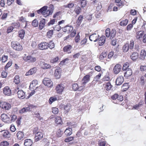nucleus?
<instances>
[{"label":"nucleus","mask_w":146,"mask_h":146,"mask_svg":"<svg viewBox=\"0 0 146 146\" xmlns=\"http://www.w3.org/2000/svg\"><path fill=\"white\" fill-rule=\"evenodd\" d=\"M101 76V74L99 73L94 77V80L96 81H98L100 79Z\"/></svg>","instance_id":"nucleus-58"},{"label":"nucleus","mask_w":146,"mask_h":146,"mask_svg":"<svg viewBox=\"0 0 146 146\" xmlns=\"http://www.w3.org/2000/svg\"><path fill=\"white\" fill-rule=\"evenodd\" d=\"M63 133V131L59 129L56 132V136L59 137H61L62 134Z\"/></svg>","instance_id":"nucleus-47"},{"label":"nucleus","mask_w":146,"mask_h":146,"mask_svg":"<svg viewBox=\"0 0 146 146\" xmlns=\"http://www.w3.org/2000/svg\"><path fill=\"white\" fill-rule=\"evenodd\" d=\"M118 95V94H115L112 96L111 98L113 100H116L117 99Z\"/></svg>","instance_id":"nucleus-61"},{"label":"nucleus","mask_w":146,"mask_h":146,"mask_svg":"<svg viewBox=\"0 0 146 146\" xmlns=\"http://www.w3.org/2000/svg\"><path fill=\"white\" fill-rule=\"evenodd\" d=\"M129 48V43H126L123 47V51L124 52H127Z\"/></svg>","instance_id":"nucleus-27"},{"label":"nucleus","mask_w":146,"mask_h":146,"mask_svg":"<svg viewBox=\"0 0 146 146\" xmlns=\"http://www.w3.org/2000/svg\"><path fill=\"white\" fill-rule=\"evenodd\" d=\"M57 100L56 97H50L49 100V103L50 104H51Z\"/></svg>","instance_id":"nucleus-48"},{"label":"nucleus","mask_w":146,"mask_h":146,"mask_svg":"<svg viewBox=\"0 0 146 146\" xmlns=\"http://www.w3.org/2000/svg\"><path fill=\"white\" fill-rule=\"evenodd\" d=\"M74 6V4L73 3H70L68 5H64L66 8H68L70 9L72 8Z\"/></svg>","instance_id":"nucleus-49"},{"label":"nucleus","mask_w":146,"mask_h":146,"mask_svg":"<svg viewBox=\"0 0 146 146\" xmlns=\"http://www.w3.org/2000/svg\"><path fill=\"white\" fill-rule=\"evenodd\" d=\"M125 1H122L119 3H116V4L118 7H122L124 5Z\"/></svg>","instance_id":"nucleus-55"},{"label":"nucleus","mask_w":146,"mask_h":146,"mask_svg":"<svg viewBox=\"0 0 146 146\" xmlns=\"http://www.w3.org/2000/svg\"><path fill=\"white\" fill-rule=\"evenodd\" d=\"M48 7L46 6H44L40 9L38 10L37 11V12L38 14H42L43 15H45L46 14V12H47V10Z\"/></svg>","instance_id":"nucleus-7"},{"label":"nucleus","mask_w":146,"mask_h":146,"mask_svg":"<svg viewBox=\"0 0 146 146\" xmlns=\"http://www.w3.org/2000/svg\"><path fill=\"white\" fill-rule=\"evenodd\" d=\"M35 141H38L40 140L43 137V135L42 133L40 132H38L35 134Z\"/></svg>","instance_id":"nucleus-11"},{"label":"nucleus","mask_w":146,"mask_h":146,"mask_svg":"<svg viewBox=\"0 0 146 146\" xmlns=\"http://www.w3.org/2000/svg\"><path fill=\"white\" fill-rule=\"evenodd\" d=\"M36 67H34L33 68L31 69L29 71L27 72L25 74V75L27 76L32 75L36 72Z\"/></svg>","instance_id":"nucleus-17"},{"label":"nucleus","mask_w":146,"mask_h":146,"mask_svg":"<svg viewBox=\"0 0 146 146\" xmlns=\"http://www.w3.org/2000/svg\"><path fill=\"white\" fill-rule=\"evenodd\" d=\"M11 46L13 49L17 51H21L23 48L21 45L17 42H11Z\"/></svg>","instance_id":"nucleus-1"},{"label":"nucleus","mask_w":146,"mask_h":146,"mask_svg":"<svg viewBox=\"0 0 146 146\" xmlns=\"http://www.w3.org/2000/svg\"><path fill=\"white\" fill-rule=\"evenodd\" d=\"M116 33V31L114 29H112L110 31V39H111L115 36Z\"/></svg>","instance_id":"nucleus-37"},{"label":"nucleus","mask_w":146,"mask_h":146,"mask_svg":"<svg viewBox=\"0 0 146 146\" xmlns=\"http://www.w3.org/2000/svg\"><path fill=\"white\" fill-rule=\"evenodd\" d=\"M129 44V48L132 49L133 48L134 46V42L133 40H132L130 41Z\"/></svg>","instance_id":"nucleus-57"},{"label":"nucleus","mask_w":146,"mask_h":146,"mask_svg":"<svg viewBox=\"0 0 146 146\" xmlns=\"http://www.w3.org/2000/svg\"><path fill=\"white\" fill-rule=\"evenodd\" d=\"M72 48V46L71 45H68L63 47V50L64 52H67L68 54H70L71 52L70 50Z\"/></svg>","instance_id":"nucleus-15"},{"label":"nucleus","mask_w":146,"mask_h":146,"mask_svg":"<svg viewBox=\"0 0 146 146\" xmlns=\"http://www.w3.org/2000/svg\"><path fill=\"white\" fill-rule=\"evenodd\" d=\"M138 53L136 52H134L131 55V58L132 60L134 61L138 58Z\"/></svg>","instance_id":"nucleus-25"},{"label":"nucleus","mask_w":146,"mask_h":146,"mask_svg":"<svg viewBox=\"0 0 146 146\" xmlns=\"http://www.w3.org/2000/svg\"><path fill=\"white\" fill-rule=\"evenodd\" d=\"M38 83V81L37 80H35L32 81L30 85L29 86V88L30 89L33 88V87L35 86Z\"/></svg>","instance_id":"nucleus-36"},{"label":"nucleus","mask_w":146,"mask_h":146,"mask_svg":"<svg viewBox=\"0 0 146 146\" xmlns=\"http://www.w3.org/2000/svg\"><path fill=\"white\" fill-rule=\"evenodd\" d=\"M90 80V76L89 75L85 76L82 80V83L83 84H85L87 83Z\"/></svg>","instance_id":"nucleus-19"},{"label":"nucleus","mask_w":146,"mask_h":146,"mask_svg":"<svg viewBox=\"0 0 146 146\" xmlns=\"http://www.w3.org/2000/svg\"><path fill=\"white\" fill-rule=\"evenodd\" d=\"M48 48L50 49H52L54 47V44L52 40H50L49 43H48Z\"/></svg>","instance_id":"nucleus-42"},{"label":"nucleus","mask_w":146,"mask_h":146,"mask_svg":"<svg viewBox=\"0 0 146 146\" xmlns=\"http://www.w3.org/2000/svg\"><path fill=\"white\" fill-rule=\"evenodd\" d=\"M41 68L43 69H46L50 68V65L48 64L45 63L44 62H42L40 63Z\"/></svg>","instance_id":"nucleus-18"},{"label":"nucleus","mask_w":146,"mask_h":146,"mask_svg":"<svg viewBox=\"0 0 146 146\" xmlns=\"http://www.w3.org/2000/svg\"><path fill=\"white\" fill-rule=\"evenodd\" d=\"M81 10V8L80 7L76 6L74 9V11L77 14L79 15L80 13Z\"/></svg>","instance_id":"nucleus-41"},{"label":"nucleus","mask_w":146,"mask_h":146,"mask_svg":"<svg viewBox=\"0 0 146 146\" xmlns=\"http://www.w3.org/2000/svg\"><path fill=\"white\" fill-rule=\"evenodd\" d=\"M9 145V142L5 141L1 142L0 144V146H8Z\"/></svg>","instance_id":"nucleus-50"},{"label":"nucleus","mask_w":146,"mask_h":146,"mask_svg":"<svg viewBox=\"0 0 146 146\" xmlns=\"http://www.w3.org/2000/svg\"><path fill=\"white\" fill-rule=\"evenodd\" d=\"M23 59L26 61L29 62H34L36 60V57H32L31 56H28L26 57H24L23 58Z\"/></svg>","instance_id":"nucleus-3"},{"label":"nucleus","mask_w":146,"mask_h":146,"mask_svg":"<svg viewBox=\"0 0 146 146\" xmlns=\"http://www.w3.org/2000/svg\"><path fill=\"white\" fill-rule=\"evenodd\" d=\"M1 119L2 121L5 123H8L9 121V117L7 114L5 113L1 114Z\"/></svg>","instance_id":"nucleus-14"},{"label":"nucleus","mask_w":146,"mask_h":146,"mask_svg":"<svg viewBox=\"0 0 146 146\" xmlns=\"http://www.w3.org/2000/svg\"><path fill=\"white\" fill-rule=\"evenodd\" d=\"M107 54L106 52H102L100 55L99 58L100 60H102L104 58L106 57L107 56Z\"/></svg>","instance_id":"nucleus-43"},{"label":"nucleus","mask_w":146,"mask_h":146,"mask_svg":"<svg viewBox=\"0 0 146 146\" xmlns=\"http://www.w3.org/2000/svg\"><path fill=\"white\" fill-rule=\"evenodd\" d=\"M146 55V51L144 50H142L141 52L139 58L140 60H143L145 59Z\"/></svg>","instance_id":"nucleus-21"},{"label":"nucleus","mask_w":146,"mask_h":146,"mask_svg":"<svg viewBox=\"0 0 146 146\" xmlns=\"http://www.w3.org/2000/svg\"><path fill=\"white\" fill-rule=\"evenodd\" d=\"M124 81V78L122 76H120L117 78L115 80L116 85L119 86L121 85Z\"/></svg>","instance_id":"nucleus-12"},{"label":"nucleus","mask_w":146,"mask_h":146,"mask_svg":"<svg viewBox=\"0 0 146 146\" xmlns=\"http://www.w3.org/2000/svg\"><path fill=\"white\" fill-rule=\"evenodd\" d=\"M33 143L32 141L30 139H27L25 140V146H31Z\"/></svg>","instance_id":"nucleus-22"},{"label":"nucleus","mask_w":146,"mask_h":146,"mask_svg":"<svg viewBox=\"0 0 146 146\" xmlns=\"http://www.w3.org/2000/svg\"><path fill=\"white\" fill-rule=\"evenodd\" d=\"M32 25L34 27H37L38 25V21L36 19L34 20L32 22Z\"/></svg>","instance_id":"nucleus-45"},{"label":"nucleus","mask_w":146,"mask_h":146,"mask_svg":"<svg viewBox=\"0 0 146 146\" xmlns=\"http://www.w3.org/2000/svg\"><path fill=\"white\" fill-rule=\"evenodd\" d=\"M61 71L60 69H56L54 72V75L56 78L59 79L60 77Z\"/></svg>","instance_id":"nucleus-20"},{"label":"nucleus","mask_w":146,"mask_h":146,"mask_svg":"<svg viewBox=\"0 0 146 146\" xmlns=\"http://www.w3.org/2000/svg\"><path fill=\"white\" fill-rule=\"evenodd\" d=\"M64 88V85L62 84H59L56 87V90L58 94H61Z\"/></svg>","instance_id":"nucleus-9"},{"label":"nucleus","mask_w":146,"mask_h":146,"mask_svg":"<svg viewBox=\"0 0 146 146\" xmlns=\"http://www.w3.org/2000/svg\"><path fill=\"white\" fill-rule=\"evenodd\" d=\"M98 40V45L99 46H102L104 45L105 43L106 40V37L104 36H102L101 37L99 38Z\"/></svg>","instance_id":"nucleus-13"},{"label":"nucleus","mask_w":146,"mask_h":146,"mask_svg":"<svg viewBox=\"0 0 146 146\" xmlns=\"http://www.w3.org/2000/svg\"><path fill=\"white\" fill-rule=\"evenodd\" d=\"M129 88V85L128 83H126L124 84L121 87V88L123 92H125Z\"/></svg>","instance_id":"nucleus-30"},{"label":"nucleus","mask_w":146,"mask_h":146,"mask_svg":"<svg viewBox=\"0 0 146 146\" xmlns=\"http://www.w3.org/2000/svg\"><path fill=\"white\" fill-rule=\"evenodd\" d=\"M72 89L75 91L77 90L78 88V86L77 84H74L72 85Z\"/></svg>","instance_id":"nucleus-52"},{"label":"nucleus","mask_w":146,"mask_h":146,"mask_svg":"<svg viewBox=\"0 0 146 146\" xmlns=\"http://www.w3.org/2000/svg\"><path fill=\"white\" fill-rule=\"evenodd\" d=\"M144 33V31H142L137 32L136 33V38L137 39H139L142 37Z\"/></svg>","instance_id":"nucleus-28"},{"label":"nucleus","mask_w":146,"mask_h":146,"mask_svg":"<svg viewBox=\"0 0 146 146\" xmlns=\"http://www.w3.org/2000/svg\"><path fill=\"white\" fill-rule=\"evenodd\" d=\"M10 130L12 132H14L16 130V128H15V126L13 124H12L10 127Z\"/></svg>","instance_id":"nucleus-60"},{"label":"nucleus","mask_w":146,"mask_h":146,"mask_svg":"<svg viewBox=\"0 0 146 146\" xmlns=\"http://www.w3.org/2000/svg\"><path fill=\"white\" fill-rule=\"evenodd\" d=\"M47 139L46 138H44L43 139L40 141L41 144L44 146L45 144H46V141H47Z\"/></svg>","instance_id":"nucleus-63"},{"label":"nucleus","mask_w":146,"mask_h":146,"mask_svg":"<svg viewBox=\"0 0 146 146\" xmlns=\"http://www.w3.org/2000/svg\"><path fill=\"white\" fill-rule=\"evenodd\" d=\"M9 134V131H6L4 132V133L3 134V136L4 137H8Z\"/></svg>","instance_id":"nucleus-62"},{"label":"nucleus","mask_w":146,"mask_h":146,"mask_svg":"<svg viewBox=\"0 0 146 146\" xmlns=\"http://www.w3.org/2000/svg\"><path fill=\"white\" fill-rule=\"evenodd\" d=\"M99 35L98 34L94 33L90 35L89 37L90 40L91 41L96 42L99 39Z\"/></svg>","instance_id":"nucleus-4"},{"label":"nucleus","mask_w":146,"mask_h":146,"mask_svg":"<svg viewBox=\"0 0 146 146\" xmlns=\"http://www.w3.org/2000/svg\"><path fill=\"white\" fill-rule=\"evenodd\" d=\"M55 121L57 124H61L62 123L61 117L59 116L56 117L55 119Z\"/></svg>","instance_id":"nucleus-32"},{"label":"nucleus","mask_w":146,"mask_h":146,"mask_svg":"<svg viewBox=\"0 0 146 146\" xmlns=\"http://www.w3.org/2000/svg\"><path fill=\"white\" fill-rule=\"evenodd\" d=\"M14 82L16 84H18L20 82L19 77L18 76H16L14 78Z\"/></svg>","instance_id":"nucleus-44"},{"label":"nucleus","mask_w":146,"mask_h":146,"mask_svg":"<svg viewBox=\"0 0 146 146\" xmlns=\"http://www.w3.org/2000/svg\"><path fill=\"white\" fill-rule=\"evenodd\" d=\"M128 22V20L127 19H125L124 20L121 21L119 23V25L121 26H126Z\"/></svg>","instance_id":"nucleus-40"},{"label":"nucleus","mask_w":146,"mask_h":146,"mask_svg":"<svg viewBox=\"0 0 146 146\" xmlns=\"http://www.w3.org/2000/svg\"><path fill=\"white\" fill-rule=\"evenodd\" d=\"M80 3L81 7L83 8L86 5L87 2L86 0H80Z\"/></svg>","instance_id":"nucleus-39"},{"label":"nucleus","mask_w":146,"mask_h":146,"mask_svg":"<svg viewBox=\"0 0 146 146\" xmlns=\"http://www.w3.org/2000/svg\"><path fill=\"white\" fill-rule=\"evenodd\" d=\"M111 88V85L110 82H108L106 84L105 88L107 90H110Z\"/></svg>","instance_id":"nucleus-46"},{"label":"nucleus","mask_w":146,"mask_h":146,"mask_svg":"<svg viewBox=\"0 0 146 146\" xmlns=\"http://www.w3.org/2000/svg\"><path fill=\"white\" fill-rule=\"evenodd\" d=\"M3 92L6 95H9V87L8 86H5L3 90Z\"/></svg>","instance_id":"nucleus-34"},{"label":"nucleus","mask_w":146,"mask_h":146,"mask_svg":"<svg viewBox=\"0 0 146 146\" xmlns=\"http://www.w3.org/2000/svg\"><path fill=\"white\" fill-rule=\"evenodd\" d=\"M72 129L71 128H67L64 133L67 136H69L72 133Z\"/></svg>","instance_id":"nucleus-35"},{"label":"nucleus","mask_w":146,"mask_h":146,"mask_svg":"<svg viewBox=\"0 0 146 146\" xmlns=\"http://www.w3.org/2000/svg\"><path fill=\"white\" fill-rule=\"evenodd\" d=\"M140 69L141 71H144L146 70V65H141L140 67Z\"/></svg>","instance_id":"nucleus-64"},{"label":"nucleus","mask_w":146,"mask_h":146,"mask_svg":"<svg viewBox=\"0 0 146 146\" xmlns=\"http://www.w3.org/2000/svg\"><path fill=\"white\" fill-rule=\"evenodd\" d=\"M18 97L21 99H23L25 98V93L22 90H19L17 92Z\"/></svg>","instance_id":"nucleus-16"},{"label":"nucleus","mask_w":146,"mask_h":146,"mask_svg":"<svg viewBox=\"0 0 146 146\" xmlns=\"http://www.w3.org/2000/svg\"><path fill=\"white\" fill-rule=\"evenodd\" d=\"M132 74L131 70V69L128 68V69L126 70V72L124 73V76H125L128 77L131 76Z\"/></svg>","instance_id":"nucleus-31"},{"label":"nucleus","mask_w":146,"mask_h":146,"mask_svg":"<svg viewBox=\"0 0 146 146\" xmlns=\"http://www.w3.org/2000/svg\"><path fill=\"white\" fill-rule=\"evenodd\" d=\"M83 16L82 15H80L76 21V23L77 25L80 26L82 22L83 18Z\"/></svg>","instance_id":"nucleus-33"},{"label":"nucleus","mask_w":146,"mask_h":146,"mask_svg":"<svg viewBox=\"0 0 146 146\" xmlns=\"http://www.w3.org/2000/svg\"><path fill=\"white\" fill-rule=\"evenodd\" d=\"M64 110L66 112H69L71 109V105L70 104H67L64 107Z\"/></svg>","instance_id":"nucleus-26"},{"label":"nucleus","mask_w":146,"mask_h":146,"mask_svg":"<svg viewBox=\"0 0 146 146\" xmlns=\"http://www.w3.org/2000/svg\"><path fill=\"white\" fill-rule=\"evenodd\" d=\"M43 83L48 87H51L53 86V83L51 80L48 78H45L42 81Z\"/></svg>","instance_id":"nucleus-2"},{"label":"nucleus","mask_w":146,"mask_h":146,"mask_svg":"<svg viewBox=\"0 0 146 146\" xmlns=\"http://www.w3.org/2000/svg\"><path fill=\"white\" fill-rule=\"evenodd\" d=\"M45 22V20L44 19H43L40 21L39 24V29L42 30L44 27Z\"/></svg>","instance_id":"nucleus-23"},{"label":"nucleus","mask_w":146,"mask_h":146,"mask_svg":"<svg viewBox=\"0 0 146 146\" xmlns=\"http://www.w3.org/2000/svg\"><path fill=\"white\" fill-rule=\"evenodd\" d=\"M52 112L54 114H57L58 112V108L55 107L52 108Z\"/></svg>","instance_id":"nucleus-59"},{"label":"nucleus","mask_w":146,"mask_h":146,"mask_svg":"<svg viewBox=\"0 0 146 146\" xmlns=\"http://www.w3.org/2000/svg\"><path fill=\"white\" fill-rule=\"evenodd\" d=\"M110 31L109 28H107L106 30V36L107 37L110 36Z\"/></svg>","instance_id":"nucleus-56"},{"label":"nucleus","mask_w":146,"mask_h":146,"mask_svg":"<svg viewBox=\"0 0 146 146\" xmlns=\"http://www.w3.org/2000/svg\"><path fill=\"white\" fill-rule=\"evenodd\" d=\"M144 78V77L143 76H141L140 77V83L141 85L143 86L144 84L145 80Z\"/></svg>","instance_id":"nucleus-51"},{"label":"nucleus","mask_w":146,"mask_h":146,"mask_svg":"<svg viewBox=\"0 0 146 146\" xmlns=\"http://www.w3.org/2000/svg\"><path fill=\"white\" fill-rule=\"evenodd\" d=\"M61 29V27L59 25H58L55 26V27H53V30L54 31H59Z\"/></svg>","instance_id":"nucleus-54"},{"label":"nucleus","mask_w":146,"mask_h":146,"mask_svg":"<svg viewBox=\"0 0 146 146\" xmlns=\"http://www.w3.org/2000/svg\"><path fill=\"white\" fill-rule=\"evenodd\" d=\"M17 136L18 139L20 140H21L24 137V135L23 132L21 131H19L17 134Z\"/></svg>","instance_id":"nucleus-24"},{"label":"nucleus","mask_w":146,"mask_h":146,"mask_svg":"<svg viewBox=\"0 0 146 146\" xmlns=\"http://www.w3.org/2000/svg\"><path fill=\"white\" fill-rule=\"evenodd\" d=\"M0 107L5 110H8L9 108V104L6 102L0 101Z\"/></svg>","instance_id":"nucleus-8"},{"label":"nucleus","mask_w":146,"mask_h":146,"mask_svg":"<svg viewBox=\"0 0 146 146\" xmlns=\"http://www.w3.org/2000/svg\"><path fill=\"white\" fill-rule=\"evenodd\" d=\"M73 27L70 26L66 25L65 27L62 28V30L64 32L69 33L73 30Z\"/></svg>","instance_id":"nucleus-5"},{"label":"nucleus","mask_w":146,"mask_h":146,"mask_svg":"<svg viewBox=\"0 0 146 146\" xmlns=\"http://www.w3.org/2000/svg\"><path fill=\"white\" fill-rule=\"evenodd\" d=\"M121 69V66L119 64L116 65L114 67L113 71L115 74H118L120 71Z\"/></svg>","instance_id":"nucleus-6"},{"label":"nucleus","mask_w":146,"mask_h":146,"mask_svg":"<svg viewBox=\"0 0 146 146\" xmlns=\"http://www.w3.org/2000/svg\"><path fill=\"white\" fill-rule=\"evenodd\" d=\"M74 139L73 137H69L65 139L64 141L66 142H69L73 140Z\"/></svg>","instance_id":"nucleus-53"},{"label":"nucleus","mask_w":146,"mask_h":146,"mask_svg":"<svg viewBox=\"0 0 146 146\" xmlns=\"http://www.w3.org/2000/svg\"><path fill=\"white\" fill-rule=\"evenodd\" d=\"M38 46L39 48L42 50H45L48 48V43L45 42L41 43Z\"/></svg>","instance_id":"nucleus-10"},{"label":"nucleus","mask_w":146,"mask_h":146,"mask_svg":"<svg viewBox=\"0 0 146 146\" xmlns=\"http://www.w3.org/2000/svg\"><path fill=\"white\" fill-rule=\"evenodd\" d=\"M53 30H51L48 31L46 34V36L48 38H50L53 35Z\"/></svg>","instance_id":"nucleus-38"},{"label":"nucleus","mask_w":146,"mask_h":146,"mask_svg":"<svg viewBox=\"0 0 146 146\" xmlns=\"http://www.w3.org/2000/svg\"><path fill=\"white\" fill-rule=\"evenodd\" d=\"M19 37L21 39L23 38L25 35V32L24 30L22 29L20 30L18 32Z\"/></svg>","instance_id":"nucleus-29"}]
</instances>
